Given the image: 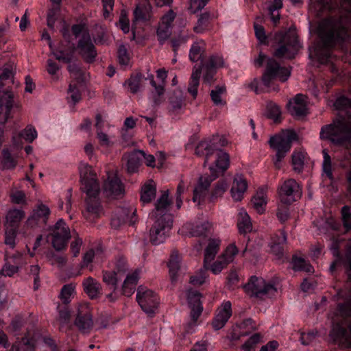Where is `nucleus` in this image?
I'll use <instances>...</instances> for the list:
<instances>
[{"label":"nucleus","mask_w":351,"mask_h":351,"mask_svg":"<svg viewBox=\"0 0 351 351\" xmlns=\"http://www.w3.org/2000/svg\"><path fill=\"white\" fill-rule=\"evenodd\" d=\"M202 72V66H197V64L194 65L187 88L188 92L194 99L197 95V89Z\"/></svg>","instance_id":"nucleus-30"},{"label":"nucleus","mask_w":351,"mask_h":351,"mask_svg":"<svg viewBox=\"0 0 351 351\" xmlns=\"http://www.w3.org/2000/svg\"><path fill=\"white\" fill-rule=\"evenodd\" d=\"M217 178V175L211 168V174L204 175L199 178L197 183L193 190V200L194 202H197L200 204L204 200V198L208 194L211 182Z\"/></svg>","instance_id":"nucleus-16"},{"label":"nucleus","mask_w":351,"mask_h":351,"mask_svg":"<svg viewBox=\"0 0 351 351\" xmlns=\"http://www.w3.org/2000/svg\"><path fill=\"white\" fill-rule=\"evenodd\" d=\"M128 270L127 261L124 257L119 258L116 263L113 271L123 278Z\"/></svg>","instance_id":"nucleus-60"},{"label":"nucleus","mask_w":351,"mask_h":351,"mask_svg":"<svg viewBox=\"0 0 351 351\" xmlns=\"http://www.w3.org/2000/svg\"><path fill=\"white\" fill-rule=\"evenodd\" d=\"M228 189V184L226 182L223 180H219L213 191H211L210 195V201L214 202L217 198L222 197L224 192Z\"/></svg>","instance_id":"nucleus-46"},{"label":"nucleus","mask_w":351,"mask_h":351,"mask_svg":"<svg viewBox=\"0 0 351 351\" xmlns=\"http://www.w3.org/2000/svg\"><path fill=\"white\" fill-rule=\"evenodd\" d=\"M170 205L168 191H164L155 203V208L150 214V217L155 219L150 229V241L154 245L165 242L172 228L173 217L169 213Z\"/></svg>","instance_id":"nucleus-2"},{"label":"nucleus","mask_w":351,"mask_h":351,"mask_svg":"<svg viewBox=\"0 0 351 351\" xmlns=\"http://www.w3.org/2000/svg\"><path fill=\"white\" fill-rule=\"evenodd\" d=\"M13 106V93L10 90H0V123L4 124L10 117Z\"/></svg>","instance_id":"nucleus-21"},{"label":"nucleus","mask_w":351,"mask_h":351,"mask_svg":"<svg viewBox=\"0 0 351 351\" xmlns=\"http://www.w3.org/2000/svg\"><path fill=\"white\" fill-rule=\"evenodd\" d=\"M213 225L209 221H204L199 225H196L191 230V234L193 237H206L212 230Z\"/></svg>","instance_id":"nucleus-43"},{"label":"nucleus","mask_w":351,"mask_h":351,"mask_svg":"<svg viewBox=\"0 0 351 351\" xmlns=\"http://www.w3.org/2000/svg\"><path fill=\"white\" fill-rule=\"evenodd\" d=\"M245 292L250 297L263 298L267 295H274L276 292L275 287L266 283L262 278L252 276L249 282L243 286Z\"/></svg>","instance_id":"nucleus-12"},{"label":"nucleus","mask_w":351,"mask_h":351,"mask_svg":"<svg viewBox=\"0 0 351 351\" xmlns=\"http://www.w3.org/2000/svg\"><path fill=\"white\" fill-rule=\"evenodd\" d=\"M197 66H202L204 82L210 85L215 81V76L217 70L225 66V60L221 54L213 53Z\"/></svg>","instance_id":"nucleus-10"},{"label":"nucleus","mask_w":351,"mask_h":351,"mask_svg":"<svg viewBox=\"0 0 351 351\" xmlns=\"http://www.w3.org/2000/svg\"><path fill=\"white\" fill-rule=\"evenodd\" d=\"M261 340V335L256 333L251 336L242 346L241 348L243 351H254L255 347Z\"/></svg>","instance_id":"nucleus-55"},{"label":"nucleus","mask_w":351,"mask_h":351,"mask_svg":"<svg viewBox=\"0 0 351 351\" xmlns=\"http://www.w3.org/2000/svg\"><path fill=\"white\" fill-rule=\"evenodd\" d=\"M293 269L295 271H304L306 272H312L313 267L304 258L293 256L292 258Z\"/></svg>","instance_id":"nucleus-45"},{"label":"nucleus","mask_w":351,"mask_h":351,"mask_svg":"<svg viewBox=\"0 0 351 351\" xmlns=\"http://www.w3.org/2000/svg\"><path fill=\"white\" fill-rule=\"evenodd\" d=\"M211 16L209 12H204L199 15L193 31L197 34H203L209 29Z\"/></svg>","instance_id":"nucleus-36"},{"label":"nucleus","mask_w":351,"mask_h":351,"mask_svg":"<svg viewBox=\"0 0 351 351\" xmlns=\"http://www.w3.org/2000/svg\"><path fill=\"white\" fill-rule=\"evenodd\" d=\"M343 226L348 231L351 230V212L350 207L348 205L343 206L341 210Z\"/></svg>","instance_id":"nucleus-53"},{"label":"nucleus","mask_w":351,"mask_h":351,"mask_svg":"<svg viewBox=\"0 0 351 351\" xmlns=\"http://www.w3.org/2000/svg\"><path fill=\"white\" fill-rule=\"evenodd\" d=\"M252 204L257 213L262 214L265 210L267 204L265 191L263 189H260L255 196L252 199Z\"/></svg>","instance_id":"nucleus-39"},{"label":"nucleus","mask_w":351,"mask_h":351,"mask_svg":"<svg viewBox=\"0 0 351 351\" xmlns=\"http://www.w3.org/2000/svg\"><path fill=\"white\" fill-rule=\"evenodd\" d=\"M275 40L278 47L275 50L274 56L277 58L285 57L289 59L294 58L300 48L298 37L295 32L288 31L276 34Z\"/></svg>","instance_id":"nucleus-7"},{"label":"nucleus","mask_w":351,"mask_h":351,"mask_svg":"<svg viewBox=\"0 0 351 351\" xmlns=\"http://www.w3.org/2000/svg\"><path fill=\"white\" fill-rule=\"evenodd\" d=\"M67 69L71 77L76 80L77 82L83 81L84 73L78 64H69Z\"/></svg>","instance_id":"nucleus-52"},{"label":"nucleus","mask_w":351,"mask_h":351,"mask_svg":"<svg viewBox=\"0 0 351 351\" xmlns=\"http://www.w3.org/2000/svg\"><path fill=\"white\" fill-rule=\"evenodd\" d=\"M157 77L161 80V84H157L154 80V75H151L149 76L150 84L154 88V92L152 93V99L153 102L155 106H159L162 101V97L165 93L164 85L165 83V80L167 77V71L164 69H159L156 71Z\"/></svg>","instance_id":"nucleus-18"},{"label":"nucleus","mask_w":351,"mask_h":351,"mask_svg":"<svg viewBox=\"0 0 351 351\" xmlns=\"http://www.w3.org/2000/svg\"><path fill=\"white\" fill-rule=\"evenodd\" d=\"M247 188L246 180L241 175H237L233 180L231 188V195L234 201H241Z\"/></svg>","instance_id":"nucleus-26"},{"label":"nucleus","mask_w":351,"mask_h":351,"mask_svg":"<svg viewBox=\"0 0 351 351\" xmlns=\"http://www.w3.org/2000/svg\"><path fill=\"white\" fill-rule=\"evenodd\" d=\"M103 189L108 197H117L124 193V186L121 180L116 175L110 173H108Z\"/></svg>","instance_id":"nucleus-19"},{"label":"nucleus","mask_w":351,"mask_h":351,"mask_svg":"<svg viewBox=\"0 0 351 351\" xmlns=\"http://www.w3.org/2000/svg\"><path fill=\"white\" fill-rule=\"evenodd\" d=\"M302 187L293 178L283 182L279 189L280 201L285 204H291L302 197Z\"/></svg>","instance_id":"nucleus-14"},{"label":"nucleus","mask_w":351,"mask_h":351,"mask_svg":"<svg viewBox=\"0 0 351 351\" xmlns=\"http://www.w3.org/2000/svg\"><path fill=\"white\" fill-rule=\"evenodd\" d=\"M1 163L3 168L5 169H12L17 165V160L10 152L9 149L5 148L2 150Z\"/></svg>","instance_id":"nucleus-44"},{"label":"nucleus","mask_w":351,"mask_h":351,"mask_svg":"<svg viewBox=\"0 0 351 351\" xmlns=\"http://www.w3.org/2000/svg\"><path fill=\"white\" fill-rule=\"evenodd\" d=\"M82 286L84 291L92 300L98 298L101 295V284L97 280L90 276L83 280Z\"/></svg>","instance_id":"nucleus-27"},{"label":"nucleus","mask_w":351,"mask_h":351,"mask_svg":"<svg viewBox=\"0 0 351 351\" xmlns=\"http://www.w3.org/2000/svg\"><path fill=\"white\" fill-rule=\"evenodd\" d=\"M237 227L240 233H246L252 229L250 217L243 209H241L239 213Z\"/></svg>","instance_id":"nucleus-40"},{"label":"nucleus","mask_w":351,"mask_h":351,"mask_svg":"<svg viewBox=\"0 0 351 351\" xmlns=\"http://www.w3.org/2000/svg\"><path fill=\"white\" fill-rule=\"evenodd\" d=\"M21 256L22 255L20 253H16L10 256L8 252H6L5 255L6 263L0 271V276L12 277L14 274L17 273Z\"/></svg>","instance_id":"nucleus-23"},{"label":"nucleus","mask_w":351,"mask_h":351,"mask_svg":"<svg viewBox=\"0 0 351 351\" xmlns=\"http://www.w3.org/2000/svg\"><path fill=\"white\" fill-rule=\"evenodd\" d=\"M144 152L136 150L130 153L127 157V171L129 173H134L138 171L141 165L142 156Z\"/></svg>","instance_id":"nucleus-31"},{"label":"nucleus","mask_w":351,"mask_h":351,"mask_svg":"<svg viewBox=\"0 0 351 351\" xmlns=\"http://www.w3.org/2000/svg\"><path fill=\"white\" fill-rule=\"evenodd\" d=\"M298 135L294 130H287L281 134L271 136L269 141L270 147L276 152L275 165L280 162L290 151L293 141H296Z\"/></svg>","instance_id":"nucleus-8"},{"label":"nucleus","mask_w":351,"mask_h":351,"mask_svg":"<svg viewBox=\"0 0 351 351\" xmlns=\"http://www.w3.org/2000/svg\"><path fill=\"white\" fill-rule=\"evenodd\" d=\"M291 75V69L281 66L274 58H268L265 71L262 76V82L266 87H269L271 81L278 78L282 82H286Z\"/></svg>","instance_id":"nucleus-11"},{"label":"nucleus","mask_w":351,"mask_h":351,"mask_svg":"<svg viewBox=\"0 0 351 351\" xmlns=\"http://www.w3.org/2000/svg\"><path fill=\"white\" fill-rule=\"evenodd\" d=\"M206 50V43L203 40H197L191 45L189 57L191 62H197L202 60Z\"/></svg>","instance_id":"nucleus-34"},{"label":"nucleus","mask_w":351,"mask_h":351,"mask_svg":"<svg viewBox=\"0 0 351 351\" xmlns=\"http://www.w3.org/2000/svg\"><path fill=\"white\" fill-rule=\"evenodd\" d=\"M232 315V304L229 301L222 304L221 307L217 311L214 317L212 325L215 330L222 328Z\"/></svg>","instance_id":"nucleus-22"},{"label":"nucleus","mask_w":351,"mask_h":351,"mask_svg":"<svg viewBox=\"0 0 351 351\" xmlns=\"http://www.w3.org/2000/svg\"><path fill=\"white\" fill-rule=\"evenodd\" d=\"M79 171L81 190L87 195V211L99 217L102 213V207L98 198L100 188L97 175L90 165L82 162L80 163Z\"/></svg>","instance_id":"nucleus-3"},{"label":"nucleus","mask_w":351,"mask_h":351,"mask_svg":"<svg viewBox=\"0 0 351 351\" xmlns=\"http://www.w3.org/2000/svg\"><path fill=\"white\" fill-rule=\"evenodd\" d=\"M16 228L5 227V243L13 249L15 247V239L17 234Z\"/></svg>","instance_id":"nucleus-54"},{"label":"nucleus","mask_w":351,"mask_h":351,"mask_svg":"<svg viewBox=\"0 0 351 351\" xmlns=\"http://www.w3.org/2000/svg\"><path fill=\"white\" fill-rule=\"evenodd\" d=\"M122 279L121 276L117 274L114 271H103V282L112 290L115 291L117 288L118 282Z\"/></svg>","instance_id":"nucleus-35"},{"label":"nucleus","mask_w":351,"mask_h":351,"mask_svg":"<svg viewBox=\"0 0 351 351\" xmlns=\"http://www.w3.org/2000/svg\"><path fill=\"white\" fill-rule=\"evenodd\" d=\"M49 215V207L40 204L33 210L32 214L27 219V223L32 227L43 226L46 225Z\"/></svg>","instance_id":"nucleus-20"},{"label":"nucleus","mask_w":351,"mask_h":351,"mask_svg":"<svg viewBox=\"0 0 351 351\" xmlns=\"http://www.w3.org/2000/svg\"><path fill=\"white\" fill-rule=\"evenodd\" d=\"M287 108L289 112L293 116L301 117L305 115L306 106L304 95L302 94L296 95L292 101H289Z\"/></svg>","instance_id":"nucleus-25"},{"label":"nucleus","mask_w":351,"mask_h":351,"mask_svg":"<svg viewBox=\"0 0 351 351\" xmlns=\"http://www.w3.org/2000/svg\"><path fill=\"white\" fill-rule=\"evenodd\" d=\"M136 300L142 310L147 314H154L159 304L157 294L143 286L137 289Z\"/></svg>","instance_id":"nucleus-13"},{"label":"nucleus","mask_w":351,"mask_h":351,"mask_svg":"<svg viewBox=\"0 0 351 351\" xmlns=\"http://www.w3.org/2000/svg\"><path fill=\"white\" fill-rule=\"evenodd\" d=\"M339 294L346 301L338 304V311L344 318L349 317L351 316V292L348 295H344L341 293ZM348 328L350 332H348L342 323L334 322L330 332V336L332 340L346 348H351V323Z\"/></svg>","instance_id":"nucleus-5"},{"label":"nucleus","mask_w":351,"mask_h":351,"mask_svg":"<svg viewBox=\"0 0 351 351\" xmlns=\"http://www.w3.org/2000/svg\"><path fill=\"white\" fill-rule=\"evenodd\" d=\"M117 57L121 66H128L130 62V56L125 45H121L117 51Z\"/></svg>","instance_id":"nucleus-61"},{"label":"nucleus","mask_w":351,"mask_h":351,"mask_svg":"<svg viewBox=\"0 0 351 351\" xmlns=\"http://www.w3.org/2000/svg\"><path fill=\"white\" fill-rule=\"evenodd\" d=\"M324 161L322 165L323 172L326 174V177L330 180H333V175L332 171L330 156L328 155L326 149L323 150Z\"/></svg>","instance_id":"nucleus-51"},{"label":"nucleus","mask_w":351,"mask_h":351,"mask_svg":"<svg viewBox=\"0 0 351 351\" xmlns=\"http://www.w3.org/2000/svg\"><path fill=\"white\" fill-rule=\"evenodd\" d=\"M73 240L71 243L70 247L73 256L76 257L80 254V248L83 241L82 239L79 237L77 233H75V234L73 236Z\"/></svg>","instance_id":"nucleus-64"},{"label":"nucleus","mask_w":351,"mask_h":351,"mask_svg":"<svg viewBox=\"0 0 351 351\" xmlns=\"http://www.w3.org/2000/svg\"><path fill=\"white\" fill-rule=\"evenodd\" d=\"M185 105L184 97L181 91H174L169 98V110L178 113Z\"/></svg>","instance_id":"nucleus-33"},{"label":"nucleus","mask_w":351,"mask_h":351,"mask_svg":"<svg viewBox=\"0 0 351 351\" xmlns=\"http://www.w3.org/2000/svg\"><path fill=\"white\" fill-rule=\"evenodd\" d=\"M304 154L301 152H294L292 154V165L293 170L298 173L302 172L304 165Z\"/></svg>","instance_id":"nucleus-48"},{"label":"nucleus","mask_w":351,"mask_h":351,"mask_svg":"<svg viewBox=\"0 0 351 351\" xmlns=\"http://www.w3.org/2000/svg\"><path fill=\"white\" fill-rule=\"evenodd\" d=\"M75 324L84 333L88 332L92 328L93 322L90 308L87 303L79 304Z\"/></svg>","instance_id":"nucleus-17"},{"label":"nucleus","mask_w":351,"mask_h":351,"mask_svg":"<svg viewBox=\"0 0 351 351\" xmlns=\"http://www.w3.org/2000/svg\"><path fill=\"white\" fill-rule=\"evenodd\" d=\"M195 154L198 156L205 155L204 165L208 162L211 156H215V166H210L209 169L213 168L217 177L220 173L226 171L230 165V156L228 153L217 149L213 143L207 141H201L195 148Z\"/></svg>","instance_id":"nucleus-6"},{"label":"nucleus","mask_w":351,"mask_h":351,"mask_svg":"<svg viewBox=\"0 0 351 351\" xmlns=\"http://www.w3.org/2000/svg\"><path fill=\"white\" fill-rule=\"evenodd\" d=\"M281 110L275 103L269 101L266 106V116L275 123L280 122Z\"/></svg>","instance_id":"nucleus-42"},{"label":"nucleus","mask_w":351,"mask_h":351,"mask_svg":"<svg viewBox=\"0 0 351 351\" xmlns=\"http://www.w3.org/2000/svg\"><path fill=\"white\" fill-rule=\"evenodd\" d=\"M76 50L83 60L88 64L93 63L97 56V51L88 32H84L79 39Z\"/></svg>","instance_id":"nucleus-15"},{"label":"nucleus","mask_w":351,"mask_h":351,"mask_svg":"<svg viewBox=\"0 0 351 351\" xmlns=\"http://www.w3.org/2000/svg\"><path fill=\"white\" fill-rule=\"evenodd\" d=\"M191 314L190 317L191 319V322H190L187 325L186 331L187 332H192L191 330L193 326L196 325V322L198 319L199 317L201 315L202 312L203 311V307H192L191 308Z\"/></svg>","instance_id":"nucleus-58"},{"label":"nucleus","mask_w":351,"mask_h":351,"mask_svg":"<svg viewBox=\"0 0 351 351\" xmlns=\"http://www.w3.org/2000/svg\"><path fill=\"white\" fill-rule=\"evenodd\" d=\"M8 351H35L34 340L27 337L16 341Z\"/></svg>","instance_id":"nucleus-37"},{"label":"nucleus","mask_w":351,"mask_h":351,"mask_svg":"<svg viewBox=\"0 0 351 351\" xmlns=\"http://www.w3.org/2000/svg\"><path fill=\"white\" fill-rule=\"evenodd\" d=\"M287 233L285 230H279L271 237L270 248L271 252L279 258L283 255L284 245L287 243Z\"/></svg>","instance_id":"nucleus-24"},{"label":"nucleus","mask_w":351,"mask_h":351,"mask_svg":"<svg viewBox=\"0 0 351 351\" xmlns=\"http://www.w3.org/2000/svg\"><path fill=\"white\" fill-rule=\"evenodd\" d=\"M226 91V88L224 86H217L215 87V89L211 90L210 97L215 105H224L226 104L221 98V95L225 93Z\"/></svg>","instance_id":"nucleus-50"},{"label":"nucleus","mask_w":351,"mask_h":351,"mask_svg":"<svg viewBox=\"0 0 351 351\" xmlns=\"http://www.w3.org/2000/svg\"><path fill=\"white\" fill-rule=\"evenodd\" d=\"M71 237L70 228L62 219L49 228V233L47 235L51 245L56 251L65 250Z\"/></svg>","instance_id":"nucleus-9"},{"label":"nucleus","mask_w":351,"mask_h":351,"mask_svg":"<svg viewBox=\"0 0 351 351\" xmlns=\"http://www.w3.org/2000/svg\"><path fill=\"white\" fill-rule=\"evenodd\" d=\"M141 80H142V74L137 73L136 75H132L131 77L125 82V84H128L130 91L132 94L137 93L141 86Z\"/></svg>","instance_id":"nucleus-47"},{"label":"nucleus","mask_w":351,"mask_h":351,"mask_svg":"<svg viewBox=\"0 0 351 351\" xmlns=\"http://www.w3.org/2000/svg\"><path fill=\"white\" fill-rule=\"evenodd\" d=\"M68 94L73 104L79 102L82 99V94L76 83H71L68 89Z\"/></svg>","instance_id":"nucleus-57"},{"label":"nucleus","mask_w":351,"mask_h":351,"mask_svg":"<svg viewBox=\"0 0 351 351\" xmlns=\"http://www.w3.org/2000/svg\"><path fill=\"white\" fill-rule=\"evenodd\" d=\"M150 10L151 8L149 5H138L134 11V20L143 21H148L151 16Z\"/></svg>","instance_id":"nucleus-41"},{"label":"nucleus","mask_w":351,"mask_h":351,"mask_svg":"<svg viewBox=\"0 0 351 351\" xmlns=\"http://www.w3.org/2000/svg\"><path fill=\"white\" fill-rule=\"evenodd\" d=\"M221 241L219 239H210L207 247L204 251V265L206 269L208 268V265L214 260L217 254Z\"/></svg>","instance_id":"nucleus-29"},{"label":"nucleus","mask_w":351,"mask_h":351,"mask_svg":"<svg viewBox=\"0 0 351 351\" xmlns=\"http://www.w3.org/2000/svg\"><path fill=\"white\" fill-rule=\"evenodd\" d=\"M25 217V212L21 209L10 210L6 215L5 227L19 228L21 221Z\"/></svg>","instance_id":"nucleus-32"},{"label":"nucleus","mask_w":351,"mask_h":351,"mask_svg":"<svg viewBox=\"0 0 351 351\" xmlns=\"http://www.w3.org/2000/svg\"><path fill=\"white\" fill-rule=\"evenodd\" d=\"M201 294L197 291H189L188 293V302L191 308L202 307L200 301Z\"/></svg>","instance_id":"nucleus-59"},{"label":"nucleus","mask_w":351,"mask_h":351,"mask_svg":"<svg viewBox=\"0 0 351 351\" xmlns=\"http://www.w3.org/2000/svg\"><path fill=\"white\" fill-rule=\"evenodd\" d=\"M171 27L158 24L156 29V36L160 45H164L165 41L169 39L171 34Z\"/></svg>","instance_id":"nucleus-49"},{"label":"nucleus","mask_w":351,"mask_h":351,"mask_svg":"<svg viewBox=\"0 0 351 351\" xmlns=\"http://www.w3.org/2000/svg\"><path fill=\"white\" fill-rule=\"evenodd\" d=\"M319 41L315 55L321 63L329 61L331 50L337 45H342L349 38L348 28L340 20L324 19L317 29Z\"/></svg>","instance_id":"nucleus-1"},{"label":"nucleus","mask_w":351,"mask_h":351,"mask_svg":"<svg viewBox=\"0 0 351 351\" xmlns=\"http://www.w3.org/2000/svg\"><path fill=\"white\" fill-rule=\"evenodd\" d=\"M319 136L321 139L330 140L336 145L351 148V117L324 125Z\"/></svg>","instance_id":"nucleus-4"},{"label":"nucleus","mask_w":351,"mask_h":351,"mask_svg":"<svg viewBox=\"0 0 351 351\" xmlns=\"http://www.w3.org/2000/svg\"><path fill=\"white\" fill-rule=\"evenodd\" d=\"M180 256L177 250H173L171 252L170 258L168 263L169 269V274L172 280H174L176 277V274L180 267Z\"/></svg>","instance_id":"nucleus-38"},{"label":"nucleus","mask_w":351,"mask_h":351,"mask_svg":"<svg viewBox=\"0 0 351 351\" xmlns=\"http://www.w3.org/2000/svg\"><path fill=\"white\" fill-rule=\"evenodd\" d=\"M156 196V184L153 180H149L141 189V201L143 204L150 203Z\"/></svg>","instance_id":"nucleus-28"},{"label":"nucleus","mask_w":351,"mask_h":351,"mask_svg":"<svg viewBox=\"0 0 351 351\" xmlns=\"http://www.w3.org/2000/svg\"><path fill=\"white\" fill-rule=\"evenodd\" d=\"M19 135L27 142L32 143L36 138L37 132L32 125H27Z\"/></svg>","instance_id":"nucleus-56"},{"label":"nucleus","mask_w":351,"mask_h":351,"mask_svg":"<svg viewBox=\"0 0 351 351\" xmlns=\"http://www.w3.org/2000/svg\"><path fill=\"white\" fill-rule=\"evenodd\" d=\"M53 54L57 60L71 64L74 56V51L73 49L69 51L60 50L53 53Z\"/></svg>","instance_id":"nucleus-63"},{"label":"nucleus","mask_w":351,"mask_h":351,"mask_svg":"<svg viewBox=\"0 0 351 351\" xmlns=\"http://www.w3.org/2000/svg\"><path fill=\"white\" fill-rule=\"evenodd\" d=\"M75 290V286L72 284H67L62 287L60 297L64 303L67 304L70 302V297Z\"/></svg>","instance_id":"nucleus-62"}]
</instances>
